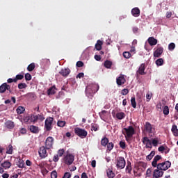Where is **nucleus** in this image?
<instances>
[{
    "instance_id": "nucleus-25",
    "label": "nucleus",
    "mask_w": 178,
    "mask_h": 178,
    "mask_svg": "<svg viewBox=\"0 0 178 178\" xmlns=\"http://www.w3.org/2000/svg\"><path fill=\"white\" fill-rule=\"evenodd\" d=\"M1 166L3 169H10V166H12V163H10V161H6L1 164Z\"/></svg>"
},
{
    "instance_id": "nucleus-43",
    "label": "nucleus",
    "mask_w": 178,
    "mask_h": 178,
    "mask_svg": "<svg viewBox=\"0 0 178 178\" xmlns=\"http://www.w3.org/2000/svg\"><path fill=\"white\" fill-rule=\"evenodd\" d=\"M57 126H58V127H65V126H66V121L58 120L57 122Z\"/></svg>"
},
{
    "instance_id": "nucleus-63",
    "label": "nucleus",
    "mask_w": 178,
    "mask_h": 178,
    "mask_svg": "<svg viewBox=\"0 0 178 178\" xmlns=\"http://www.w3.org/2000/svg\"><path fill=\"white\" fill-rule=\"evenodd\" d=\"M82 77H84V73L81 72L76 76V79H81Z\"/></svg>"
},
{
    "instance_id": "nucleus-37",
    "label": "nucleus",
    "mask_w": 178,
    "mask_h": 178,
    "mask_svg": "<svg viewBox=\"0 0 178 178\" xmlns=\"http://www.w3.org/2000/svg\"><path fill=\"white\" fill-rule=\"evenodd\" d=\"M35 69V63H32L27 67L28 72H33Z\"/></svg>"
},
{
    "instance_id": "nucleus-5",
    "label": "nucleus",
    "mask_w": 178,
    "mask_h": 178,
    "mask_svg": "<svg viewBox=\"0 0 178 178\" xmlns=\"http://www.w3.org/2000/svg\"><path fill=\"white\" fill-rule=\"evenodd\" d=\"M54 123V118L49 117L46 118L44 122V129L46 131H51L52 129V124Z\"/></svg>"
},
{
    "instance_id": "nucleus-1",
    "label": "nucleus",
    "mask_w": 178,
    "mask_h": 178,
    "mask_svg": "<svg viewBox=\"0 0 178 178\" xmlns=\"http://www.w3.org/2000/svg\"><path fill=\"white\" fill-rule=\"evenodd\" d=\"M123 130L125 131V138L126 141H128L134 136V134L136 133V131L134 130V128L133 126H129L127 128H124Z\"/></svg>"
},
{
    "instance_id": "nucleus-35",
    "label": "nucleus",
    "mask_w": 178,
    "mask_h": 178,
    "mask_svg": "<svg viewBox=\"0 0 178 178\" xmlns=\"http://www.w3.org/2000/svg\"><path fill=\"white\" fill-rule=\"evenodd\" d=\"M152 144L153 147H158V144H161V143H159V138H152Z\"/></svg>"
},
{
    "instance_id": "nucleus-42",
    "label": "nucleus",
    "mask_w": 178,
    "mask_h": 178,
    "mask_svg": "<svg viewBox=\"0 0 178 178\" xmlns=\"http://www.w3.org/2000/svg\"><path fill=\"white\" fill-rule=\"evenodd\" d=\"M113 147H115L113 143L110 142L107 143V151H112L113 149Z\"/></svg>"
},
{
    "instance_id": "nucleus-22",
    "label": "nucleus",
    "mask_w": 178,
    "mask_h": 178,
    "mask_svg": "<svg viewBox=\"0 0 178 178\" xmlns=\"http://www.w3.org/2000/svg\"><path fill=\"white\" fill-rule=\"evenodd\" d=\"M147 41L151 47H154V45H156V44H158V40L155 39L154 37H149Z\"/></svg>"
},
{
    "instance_id": "nucleus-28",
    "label": "nucleus",
    "mask_w": 178,
    "mask_h": 178,
    "mask_svg": "<svg viewBox=\"0 0 178 178\" xmlns=\"http://www.w3.org/2000/svg\"><path fill=\"white\" fill-rule=\"evenodd\" d=\"M108 143H109V139L108 138H106V136H105L102 138L101 145H102V147H106V145L108 144Z\"/></svg>"
},
{
    "instance_id": "nucleus-9",
    "label": "nucleus",
    "mask_w": 178,
    "mask_h": 178,
    "mask_svg": "<svg viewBox=\"0 0 178 178\" xmlns=\"http://www.w3.org/2000/svg\"><path fill=\"white\" fill-rule=\"evenodd\" d=\"M53 145H54V138H52V136L47 137L45 141V147L47 149H51Z\"/></svg>"
},
{
    "instance_id": "nucleus-34",
    "label": "nucleus",
    "mask_w": 178,
    "mask_h": 178,
    "mask_svg": "<svg viewBox=\"0 0 178 178\" xmlns=\"http://www.w3.org/2000/svg\"><path fill=\"white\" fill-rule=\"evenodd\" d=\"M115 116L117 119H118L119 120H122V119H124V118H126V114H124V113L123 112H120L118 113Z\"/></svg>"
},
{
    "instance_id": "nucleus-53",
    "label": "nucleus",
    "mask_w": 178,
    "mask_h": 178,
    "mask_svg": "<svg viewBox=\"0 0 178 178\" xmlns=\"http://www.w3.org/2000/svg\"><path fill=\"white\" fill-rule=\"evenodd\" d=\"M151 98H152V94L149 92L147 93L146 94L147 102H149V101H151Z\"/></svg>"
},
{
    "instance_id": "nucleus-14",
    "label": "nucleus",
    "mask_w": 178,
    "mask_h": 178,
    "mask_svg": "<svg viewBox=\"0 0 178 178\" xmlns=\"http://www.w3.org/2000/svg\"><path fill=\"white\" fill-rule=\"evenodd\" d=\"M116 83L118 86H123V84L126 83V79L124 78V75L120 74V76L116 79Z\"/></svg>"
},
{
    "instance_id": "nucleus-60",
    "label": "nucleus",
    "mask_w": 178,
    "mask_h": 178,
    "mask_svg": "<svg viewBox=\"0 0 178 178\" xmlns=\"http://www.w3.org/2000/svg\"><path fill=\"white\" fill-rule=\"evenodd\" d=\"M7 83H17L15 78L12 79V78H9L7 80Z\"/></svg>"
},
{
    "instance_id": "nucleus-4",
    "label": "nucleus",
    "mask_w": 178,
    "mask_h": 178,
    "mask_svg": "<svg viewBox=\"0 0 178 178\" xmlns=\"http://www.w3.org/2000/svg\"><path fill=\"white\" fill-rule=\"evenodd\" d=\"M63 161L65 165H70L72 163H73V162H74V155L70 153H67L64 156Z\"/></svg>"
},
{
    "instance_id": "nucleus-58",
    "label": "nucleus",
    "mask_w": 178,
    "mask_h": 178,
    "mask_svg": "<svg viewBox=\"0 0 178 178\" xmlns=\"http://www.w3.org/2000/svg\"><path fill=\"white\" fill-rule=\"evenodd\" d=\"M83 66H84V63H83L82 61L76 62V67H83Z\"/></svg>"
},
{
    "instance_id": "nucleus-61",
    "label": "nucleus",
    "mask_w": 178,
    "mask_h": 178,
    "mask_svg": "<svg viewBox=\"0 0 178 178\" xmlns=\"http://www.w3.org/2000/svg\"><path fill=\"white\" fill-rule=\"evenodd\" d=\"M165 17H166L167 19H170V17H172V12L168 11L166 13Z\"/></svg>"
},
{
    "instance_id": "nucleus-7",
    "label": "nucleus",
    "mask_w": 178,
    "mask_h": 178,
    "mask_svg": "<svg viewBox=\"0 0 178 178\" xmlns=\"http://www.w3.org/2000/svg\"><path fill=\"white\" fill-rule=\"evenodd\" d=\"M126 166V160L124 159V157H118L117 159V164L116 167L118 169H124V167Z\"/></svg>"
},
{
    "instance_id": "nucleus-19",
    "label": "nucleus",
    "mask_w": 178,
    "mask_h": 178,
    "mask_svg": "<svg viewBox=\"0 0 178 178\" xmlns=\"http://www.w3.org/2000/svg\"><path fill=\"white\" fill-rule=\"evenodd\" d=\"M86 94L88 98H92L94 97V94H95V91H93L91 90V88H88L87 86L86 89Z\"/></svg>"
},
{
    "instance_id": "nucleus-57",
    "label": "nucleus",
    "mask_w": 178,
    "mask_h": 178,
    "mask_svg": "<svg viewBox=\"0 0 178 178\" xmlns=\"http://www.w3.org/2000/svg\"><path fill=\"white\" fill-rule=\"evenodd\" d=\"M121 94L122 95H127V94H129V89H123L122 91H121Z\"/></svg>"
},
{
    "instance_id": "nucleus-3",
    "label": "nucleus",
    "mask_w": 178,
    "mask_h": 178,
    "mask_svg": "<svg viewBox=\"0 0 178 178\" xmlns=\"http://www.w3.org/2000/svg\"><path fill=\"white\" fill-rule=\"evenodd\" d=\"M170 166H172V163L169 161H166L163 163H158L156 168L157 169H159L160 170H162L163 172V170H168V169H169Z\"/></svg>"
},
{
    "instance_id": "nucleus-15",
    "label": "nucleus",
    "mask_w": 178,
    "mask_h": 178,
    "mask_svg": "<svg viewBox=\"0 0 178 178\" xmlns=\"http://www.w3.org/2000/svg\"><path fill=\"white\" fill-rule=\"evenodd\" d=\"M136 73L140 74V76H144L147 74V72H145V63H142L140 65Z\"/></svg>"
},
{
    "instance_id": "nucleus-11",
    "label": "nucleus",
    "mask_w": 178,
    "mask_h": 178,
    "mask_svg": "<svg viewBox=\"0 0 178 178\" xmlns=\"http://www.w3.org/2000/svg\"><path fill=\"white\" fill-rule=\"evenodd\" d=\"M154 128H152V124H151L149 122H146L145 124L144 131L148 133L149 134H152Z\"/></svg>"
},
{
    "instance_id": "nucleus-32",
    "label": "nucleus",
    "mask_w": 178,
    "mask_h": 178,
    "mask_svg": "<svg viewBox=\"0 0 178 178\" xmlns=\"http://www.w3.org/2000/svg\"><path fill=\"white\" fill-rule=\"evenodd\" d=\"M106 174H107V177L108 178H113L115 177V172H113V171L112 170V169L111 168H108L107 170H106Z\"/></svg>"
},
{
    "instance_id": "nucleus-39",
    "label": "nucleus",
    "mask_w": 178,
    "mask_h": 178,
    "mask_svg": "<svg viewBox=\"0 0 178 178\" xmlns=\"http://www.w3.org/2000/svg\"><path fill=\"white\" fill-rule=\"evenodd\" d=\"M6 149V154H12L13 152V146H12V145H9Z\"/></svg>"
},
{
    "instance_id": "nucleus-59",
    "label": "nucleus",
    "mask_w": 178,
    "mask_h": 178,
    "mask_svg": "<svg viewBox=\"0 0 178 178\" xmlns=\"http://www.w3.org/2000/svg\"><path fill=\"white\" fill-rule=\"evenodd\" d=\"M54 162H58L59 161V156L58 154H56L53 157Z\"/></svg>"
},
{
    "instance_id": "nucleus-13",
    "label": "nucleus",
    "mask_w": 178,
    "mask_h": 178,
    "mask_svg": "<svg viewBox=\"0 0 178 178\" xmlns=\"http://www.w3.org/2000/svg\"><path fill=\"white\" fill-rule=\"evenodd\" d=\"M162 54H163V47H158L154 52V57L159 58V56H161V55H162Z\"/></svg>"
},
{
    "instance_id": "nucleus-2",
    "label": "nucleus",
    "mask_w": 178,
    "mask_h": 178,
    "mask_svg": "<svg viewBox=\"0 0 178 178\" xmlns=\"http://www.w3.org/2000/svg\"><path fill=\"white\" fill-rule=\"evenodd\" d=\"M74 131L75 134L78 136V137H80V138H86V137H87V134H88L86 129H83L79 127L74 128Z\"/></svg>"
},
{
    "instance_id": "nucleus-18",
    "label": "nucleus",
    "mask_w": 178,
    "mask_h": 178,
    "mask_svg": "<svg viewBox=\"0 0 178 178\" xmlns=\"http://www.w3.org/2000/svg\"><path fill=\"white\" fill-rule=\"evenodd\" d=\"M70 72H71L70 69H69V68H64V69H62L59 72V74L63 76V77H67V76H69V74H70Z\"/></svg>"
},
{
    "instance_id": "nucleus-23",
    "label": "nucleus",
    "mask_w": 178,
    "mask_h": 178,
    "mask_svg": "<svg viewBox=\"0 0 178 178\" xmlns=\"http://www.w3.org/2000/svg\"><path fill=\"white\" fill-rule=\"evenodd\" d=\"M88 88H90L91 90L95 91V93L97 92V91L99 90V85H98L97 83H92L91 85H89Z\"/></svg>"
},
{
    "instance_id": "nucleus-47",
    "label": "nucleus",
    "mask_w": 178,
    "mask_h": 178,
    "mask_svg": "<svg viewBox=\"0 0 178 178\" xmlns=\"http://www.w3.org/2000/svg\"><path fill=\"white\" fill-rule=\"evenodd\" d=\"M122 55L126 59H129L131 57V54H130L129 51H124Z\"/></svg>"
},
{
    "instance_id": "nucleus-56",
    "label": "nucleus",
    "mask_w": 178,
    "mask_h": 178,
    "mask_svg": "<svg viewBox=\"0 0 178 178\" xmlns=\"http://www.w3.org/2000/svg\"><path fill=\"white\" fill-rule=\"evenodd\" d=\"M63 154H65V149H60L58 151V154L57 155H58V156L60 157V156H63Z\"/></svg>"
},
{
    "instance_id": "nucleus-54",
    "label": "nucleus",
    "mask_w": 178,
    "mask_h": 178,
    "mask_svg": "<svg viewBox=\"0 0 178 178\" xmlns=\"http://www.w3.org/2000/svg\"><path fill=\"white\" fill-rule=\"evenodd\" d=\"M24 123H27L29 122H31V117L30 116H26L24 118Z\"/></svg>"
},
{
    "instance_id": "nucleus-48",
    "label": "nucleus",
    "mask_w": 178,
    "mask_h": 178,
    "mask_svg": "<svg viewBox=\"0 0 178 178\" xmlns=\"http://www.w3.org/2000/svg\"><path fill=\"white\" fill-rule=\"evenodd\" d=\"M119 145L122 149H126V142L121 140L119 143Z\"/></svg>"
},
{
    "instance_id": "nucleus-12",
    "label": "nucleus",
    "mask_w": 178,
    "mask_h": 178,
    "mask_svg": "<svg viewBox=\"0 0 178 178\" xmlns=\"http://www.w3.org/2000/svg\"><path fill=\"white\" fill-rule=\"evenodd\" d=\"M162 176H163V171L162 170L158 169V168H156V169H155L154 170L153 177L154 178H159V177H162Z\"/></svg>"
},
{
    "instance_id": "nucleus-21",
    "label": "nucleus",
    "mask_w": 178,
    "mask_h": 178,
    "mask_svg": "<svg viewBox=\"0 0 178 178\" xmlns=\"http://www.w3.org/2000/svg\"><path fill=\"white\" fill-rule=\"evenodd\" d=\"M131 13L134 17H138V16H140V8L137 7L134 8L131 11Z\"/></svg>"
},
{
    "instance_id": "nucleus-38",
    "label": "nucleus",
    "mask_w": 178,
    "mask_h": 178,
    "mask_svg": "<svg viewBox=\"0 0 178 178\" xmlns=\"http://www.w3.org/2000/svg\"><path fill=\"white\" fill-rule=\"evenodd\" d=\"M16 111L18 115H22L26 111V108L23 106H19Z\"/></svg>"
},
{
    "instance_id": "nucleus-41",
    "label": "nucleus",
    "mask_w": 178,
    "mask_h": 178,
    "mask_svg": "<svg viewBox=\"0 0 178 178\" xmlns=\"http://www.w3.org/2000/svg\"><path fill=\"white\" fill-rule=\"evenodd\" d=\"M131 105L132 108H137V103L136 102V97H133L131 99Z\"/></svg>"
},
{
    "instance_id": "nucleus-36",
    "label": "nucleus",
    "mask_w": 178,
    "mask_h": 178,
    "mask_svg": "<svg viewBox=\"0 0 178 178\" xmlns=\"http://www.w3.org/2000/svg\"><path fill=\"white\" fill-rule=\"evenodd\" d=\"M99 130V126L95 123L91 124V131H98Z\"/></svg>"
},
{
    "instance_id": "nucleus-40",
    "label": "nucleus",
    "mask_w": 178,
    "mask_h": 178,
    "mask_svg": "<svg viewBox=\"0 0 178 178\" xmlns=\"http://www.w3.org/2000/svg\"><path fill=\"white\" fill-rule=\"evenodd\" d=\"M104 67L106 69H111V67H112V61H109V60H106L104 62Z\"/></svg>"
},
{
    "instance_id": "nucleus-50",
    "label": "nucleus",
    "mask_w": 178,
    "mask_h": 178,
    "mask_svg": "<svg viewBox=\"0 0 178 178\" xmlns=\"http://www.w3.org/2000/svg\"><path fill=\"white\" fill-rule=\"evenodd\" d=\"M175 48H176V44H175V43H170L168 44L169 51H173Z\"/></svg>"
},
{
    "instance_id": "nucleus-8",
    "label": "nucleus",
    "mask_w": 178,
    "mask_h": 178,
    "mask_svg": "<svg viewBox=\"0 0 178 178\" xmlns=\"http://www.w3.org/2000/svg\"><path fill=\"white\" fill-rule=\"evenodd\" d=\"M47 147L46 146H42L40 147L39 149V156L42 159H44V158H47L48 156V153L47 152Z\"/></svg>"
},
{
    "instance_id": "nucleus-64",
    "label": "nucleus",
    "mask_w": 178,
    "mask_h": 178,
    "mask_svg": "<svg viewBox=\"0 0 178 178\" xmlns=\"http://www.w3.org/2000/svg\"><path fill=\"white\" fill-rule=\"evenodd\" d=\"M95 60H97V61L101 60V56H99V55H95Z\"/></svg>"
},
{
    "instance_id": "nucleus-17",
    "label": "nucleus",
    "mask_w": 178,
    "mask_h": 178,
    "mask_svg": "<svg viewBox=\"0 0 178 178\" xmlns=\"http://www.w3.org/2000/svg\"><path fill=\"white\" fill-rule=\"evenodd\" d=\"M162 159V156L161 155H156L153 159V161L152 162V165L153 168H157L158 167V161H161Z\"/></svg>"
},
{
    "instance_id": "nucleus-27",
    "label": "nucleus",
    "mask_w": 178,
    "mask_h": 178,
    "mask_svg": "<svg viewBox=\"0 0 178 178\" xmlns=\"http://www.w3.org/2000/svg\"><path fill=\"white\" fill-rule=\"evenodd\" d=\"M5 126L6 127H7V129H13V127H15V122L10 120L6 121L5 123Z\"/></svg>"
},
{
    "instance_id": "nucleus-62",
    "label": "nucleus",
    "mask_w": 178,
    "mask_h": 178,
    "mask_svg": "<svg viewBox=\"0 0 178 178\" xmlns=\"http://www.w3.org/2000/svg\"><path fill=\"white\" fill-rule=\"evenodd\" d=\"M42 173L43 176H45V175L48 174V170H47V168H43L42 170Z\"/></svg>"
},
{
    "instance_id": "nucleus-29",
    "label": "nucleus",
    "mask_w": 178,
    "mask_h": 178,
    "mask_svg": "<svg viewBox=\"0 0 178 178\" xmlns=\"http://www.w3.org/2000/svg\"><path fill=\"white\" fill-rule=\"evenodd\" d=\"M171 131H172V133L174 134L175 137L178 136L177 125H176V124L172 125Z\"/></svg>"
},
{
    "instance_id": "nucleus-30",
    "label": "nucleus",
    "mask_w": 178,
    "mask_h": 178,
    "mask_svg": "<svg viewBox=\"0 0 178 178\" xmlns=\"http://www.w3.org/2000/svg\"><path fill=\"white\" fill-rule=\"evenodd\" d=\"M51 63V61H49V59H47V58H42L40 61V65H42V66H48V65H49Z\"/></svg>"
},
{
    "instance_id": "nucleus-55",
    "label": "nucleus",
    "mask_w": 178,
    "mask_h": 178,
    "mask_svg": "<svg viewBox=\"0 0 178 178\" xmlns=\"http://www.w3.org/2000/svg\"><path fill=\"white\" fill-rule=\"evenodd\" d=\"M151 173H152V168H148L146 171L147 177H151Z\"/></svg>"
},
{
    "instance_id": "nucleus-6",
    "label": "nucleus",
    "mask_w": 178,
    "mask_h": 178,
    "mask_svg": "<svg viewBox=\"0 0 178 178\" xmlns=\"http://www.w3.org/2000/svg\"><path fill=\"white\" fill-rule=\"evenodd\" d=\"M45 120V117H44V114L40 113V114H38V115H31V123H37V122H38V120L40 122H43V120Z\"/></svg>"
},
{
    "instance_id": "nucleus-51",
    "label": "nucleus",
    "mask_w": 178,
    "mask_h": 178,
    "mask_svg": "<svg viewBox=\"0 0 178 178\" xmlns=\"http://www.w3.org/2000/svg\"><path fill=\"white\" fill-rule=\"evenodd\" d=\"M51 178H58V172L56 170H54L51 172Z\"/></svg>"
},
{
    "instance_id": "nucleus-45",
    "label": "nucleus",
    "mask_w": 178,
    "mask_h": 178,
    "mask_svg": "<svg viewBox=\"0 0 178 178\" xmlns=\"http://www.w3.org/2000/svg\"><path fill=\"white\" fill-rule=\"evenodd\" d=\"M156 65L157 66H162L163 65V58H159L156 60Z\"/></svg>"
},
{
    "instance_id": "nucleus-20",
    "label": "nucleus",
    "mask_w": 178,
    "mask_h": 178,
    "mask_svg": "<svg viewBox=\"0 0 178 178\" xmlns=\"http://www.w3.org/2000/svg\"><path fill=\"white\" fill-rule=\"evenodd\" d=\"M29 130L31 133H33V134H38V133H40V128L35 125H31L29 127Z\"/></svg>"
},
{
    "instance_id": "nucleus-52",
    "label": "nucleus",
    "mask_w": 178,
    "mask_h": 178,
    "mask_svg": "<svg viewBox=\"0 0 178 178\" xmlns=\"http://www.w3.org/2000/svg\"><path fill=\"white\" fill-rule=\"evenodd\" d=\"M32 79V76H31V74H30V73H26L25 74V80L26 81H30V80H31Z\"/></svg>"
},
{
    "instance_id": "nucleus-24",
    "label": "nucleus",
    "mask_w": 178,
    "mask_h": 178,
    "mask_svg": "<svg viewBox=\"0 0 178 178\" xmlns=\"http://www.w3.org/2000/svg\"><path fill=\"white\" fill-rule=\"evenodd\" d=\"M131 170H133V168L131 167V162L127 161V166L125 168L126 173H129V175H131Z\"/></svg>"
},
{
    "instance_id": "nucleus-10",
    "label": "nucleus",
    "mask_w": 178,
    "mask_h": 178,
    "mask_svg": "<svg viewBox=\"0 0 178 178\" xmlns=\"http://www.w3.org/2000/svg\"><path fill=\"white\" fill-rule=\"evenodd\" d=\"M143 144L145 145V148H152V143L151 140L147 136H145L142 139Z\"/></svg>"
},
{
    "instance_id": "nucleus-49",
    "label": "nucleus",
    "mask_w": 178,
    "mask_h": 178,
    "mask_svg": "<svg viewBox=\"0 0 178 178\" xmlns=\"http://www.w3.org/2000/svg\"><path fill=\"white\" fill-rule=\"evenodd\" d=\"M15 81L17 82V80H23V79H24V75L23 74H17L15 76Z\"/></svg>"
},
{
    "instance_id": "nucleus-46",
    "label": "nucleus",
    "mask_w": 178,
    "mask_h": 178,
    "mask_svg": "<svg viewBox=\"0 0 178 178\" xmlns=\"http://www.w3.org/2000/svg\"><path fill=\"white\" fill-rule=\"evenodd\" d=\"M27 85L25 83H20L18 84L19 90H23V88H26Z\"/></svg>"
},
{
    "instance_id": "nucleus-31",
    "label": "nucleus",
    "mask_w": 178,
    "mask_h": 178,
    "mask_svg": "<svg viewBox=\"0 0 178 178\" xmlns=\"http://www.w3.org/2000/svg\"><path fill=\"white\" fill-rule=\"evenodd\" d=\"M138 166H139V168H138L139 170H140V169H141V172H145V169L147 168V163H145L144 162H139Z\"/></svg>"
},
{
    "instance_id": "nucleus-26",
    "label": "nucleus",
    "mask_w": 178,
    "mask_h": 178,
    "mask_svg": "<svg viewBox=\"0 0 178 178\" xmlns=\"http://www.w3.org/2000/svg\"><path fill=\"white\" fill-rule=\"evenodd\" d=\"M56 92V87L51 86L47 90V95H54Z\"/></svg>"
},
{
    "instance_id": "nucleus-33",
    "label": "nucleus",
    "mask_w": 178,
    "mask_h": 178,
    "mask_svg": "<svg viewBox=\"0 0 178 178\" xmlns=\"http://www.w3.org/2000/svg\"><path fill=\"white\" fill-rule=\"evenodd\" d=\"M102 41L100 40H97V43L95 44V49L97 51H101V49H102Z\"/></svg>"
},
{
    "instance_id": "nucleus-16",
    "label": "nucleus",
    "mask_w": 178,
    "mask_h": 178,
    "mask_svg": "<svg viewBox=\"0 0 178 178\" xmlns=\"http://www.w3.org/2000/svg\"><path fill=\"white\" fill-rule=\"evenodd\" d=\"M6 90H8V91H10V86L8 85L6 83H4L0 86L1 94H3Z\"/></svg>"
},
{
    "instance_id": "nucleus-44",
    "label": "nucleus",
    "mask_w": 178,
    "mask_h": 178,
    "mask_svg": "<svg viewBox=\"0 0 178 178\" xmlns=\"http://www.w3.org/2000/svg\"><path fill=\"white\" fill-rule=\"evenodd\" d=\"M163 115H165V116H168V115H169V106H165L163 107Z\"/></svg>"
}]
</instances>
